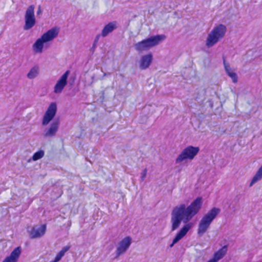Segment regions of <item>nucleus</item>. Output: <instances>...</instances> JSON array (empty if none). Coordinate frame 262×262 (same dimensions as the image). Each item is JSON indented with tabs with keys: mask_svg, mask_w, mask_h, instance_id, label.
<instances>
[{
	"mask_svg": "<svg viewBox=\"0 0 262 262\" xmlns=\"http://www.w3.org/2000/svg\"><path fill=\"white\" fill-rule=\"evenodd\" d=\"M100 35L99 34H98L95 39H94V42H93V46L91 48V51L92 52V53H94L95 50V48H96V46H97V44L98 43V41L99 40V37H100Z\"/></svg>",
	"mask_w": 262,
	"mask_h": 262,
	"instance_id": "nucleus-21",
	"label": "nucleus"
},
{
	"mask_svg": "<svg viewBox=\"0 0 262 262\" xmlns=\"http://www.w3.org/2000/svg\"><path fill=\"white\" fill-rule=\"evenodd\" d=\"M42 10H41V6L40 5L38 6V8H37V10L36 11V15L38 16V15H39L40 14H42Z\"/></svg>",
	"mask_w": 262,
	"mask_h": 262,
	"instance_id": "nucleus-25",
	"label": "nucleus"
},
{
	"mask_svg": "<svg viewBox=\"0 0 262 262\" xmlns=\"http://www.w3.org/2000/svg\"><path fill=\"white\" fill-rule=\"evenodd\" d=\"M202 204V198L198 197L187 207L184 204L174 207L171 212V231H173L178 229L182 221L186 223L191 220L199 212Z\"/></svg>",
	"mask_w": 262,
	"mask_h": 262,
	"instance_id": "nucleus-1",
	"label": "nucleus"
},
{
	"mask_svg": "<svg viewBox=\"0 0 262 262\" xmlns=\"http://www.w3.org/2000/svg\"><path fill=\"white\" fill-rule=\"evenodd\" d=\"M207 262H216V261L213 258H211L210 260H209Z\"/></svg>",
	"mask_w": 262,
	"mask_h": 262,
	"instance_id": "nucleus-28",
	"label": "nucleus"
},
{
	"mask_svg": "<svg viewBox=\"0 0 262 262\" xmlns=\"http://www.w3.org/2000/svg\"><path fill=\"white\" fill-rule=\"evenodd\" d=\"M131 244V238L127 236L123 238L120 243L117 249V255L118 256L124 253Z\"/></svg>",
	"mask_w": 262,
	"mask_h": 262,
	"instance_id": "nucleus-11",
	"label": "nucleus"
},
{
	"mask_svg": "<svg viewBox=\"0 0 262 262\" xmlns=\"http://www.w3.org/2000/svg\"><path fill=\"white\" fill-rule=\"evenodd\" d=\"M199 150L200 149L198 147L192 146L187 147L176 159V162L179 163L186 159L192 160L195 155L198 154Z\"/></svg>",
	"mask_w": 262,
	"mask_h": 262,
	"instance_id": "nucleus-6",
	"label": "nucleus"
},
{
	"mask_svg": "<svg viewBox=\"0 0 262 262\" xmlns=\"http://www.w3.org/2000/svg\"><path fill=\"white\" fill-rule=\"evenodd\" d=\"M117 22L114 21L109 23L105 25L101 32V35L103 37H106L109 33L112 32L117 29Z\"/></svg>",
	"mask_w": 262,
	"mask_h": 262,
	"instance_id": "nucleus-15",
	"label": "nucleus"
},
{
	"mask_svg": "<svg viewBox=\"0 0 262 262\" xmlns=\"http://www.w3.org/2000/svg\"><path fill=\"white\" fill-rule=\"evenodd\" d=\"M44 151L42 150H39L34 154V155L32 156V160L35 161L39 159H40L44 156Z\"/></svg>",
	"mask_w": 262,
	"mask_h": 262,
	"instance_id": "nucleus-20",
	"label": "nucleus"
},
{
	"mask_svg": "<svg viewBox=\"0 0 262 262\" xmlns=\"http://www.w3.org/2000/svg\"><path fill=\"white\" fill-rule=\"evenodd\" d=\"M226 27L223 24H220L212 30L209 33L206 41V46L211 48L223 38L226 32Z\"/></svg>",
	"mask_w": 262,
	"mask_h": 262,
	"instance_id": "nucleus-3",
	"label": "nucleus"
},
{
	"mask_svg": "<svg viewBox=\"0 0 262 262\" xmlns=\"http://www.w3.org/2000/svg\"><path fill=\"white\" fill-rule=\"evenodd\" d=\"M57 112L56 102H52L46 112L42 119V125H47L54 117Z\"/></svg>",
	"mask_w": 262,
	"mask_h": 262,
	"instance_id": "nucleus-8",
	"label": "nucleus"
},
{
	"mask_svg": "<svg viewBox=\"0 0 262 262\" xmlns=\"http://www.w3.org/2000/svg\"><path fill=\"white\" fill-rule=\"evenodd\" d=\"M191 228V225L190 224H186L184 225L179 231V232L177 234L176 236L173 239L172 244L170 245V247H171L173 245L179 242L181 239H182L188 232L189 229Z\"/></svg>",
	"mask_w": 262,
	"mask_h": 262,
	"instance_id": "nucleus-12",
	"label": "nucleus"
},
{
	"mask_svg": "<svg viewBox=\"0 0 262 262\" xmlns=\"http://www.w3.org/2000/svg\"><path fill=\"white\" fill-rule=\"evenodd\" d=\"M46 230V225H42L39 228L33 227L29 232V235L31 238H39L43 236Z\"/></svg>",
	"mask_w": 262,
	"mask_h": 262,
	"instance_id": "nucleus-10",
	"label": "nucleus"
},
{
	"mask_svg": "<svg viewBox=\"0 0 262 262\" xmlns=\"http://www.w3.org/2000/svg\"><path fill=\"white\" fill-rule=\"evenodd\" d=\"M34 6L30 5L27 8L25 15V25L24 30H28L31 29L36 24V19L34 15Z\"/></svg>",
	"mask_w": 262,
	"mask_h": 262,
	"instance_id": "nucleus-7",
	"label": "nucleus"
},
{
	"mask_svg": "<svg viewBox=\"0 0 262 262\" xmlns=\"http://www.w3.org/2000/svg\"><path fill=\"white\" fill-rule=\"evenodd\" d=\"M152 55L149 53L143 56L140 62V68L142 70H145L148 68L152 62Z\"/></svg>",
	"mask_w": 262,
	"mask_h": 262,
	"instance_id": "nucleus-14",
	"label": "nucleus"
},
{
	"mask_svg": "<svg viewBox=\"0 0 262 262\" xmlns=\"http://www.w3.org/2000/svg\"><path fill=\"white\" fill-rule=\"evenodd\" d=\"M59 33V29L53 28L45 33L40 38L37 39L33 45L34 52L41 53L42 52L43 44L52 40L56 37Z\"/></svg>",
	"mask_w": 262,
	"mask_h": 262,
	"instance_id": "nucleus-2",
	"label": "nucleus"
},
{
	"mask_svg": "<svg viewBox=\"0 0 262 262\" xmlns=\"http://www.w3.org/2000/svg\"><path fill=\"white\" fill-rule=\"evenodd\" d=\"M220 209L214 207L209 211L201 220L198 230V234L203 235L207 230L211 222L220 213Z\"/></svg>",
	"mask_w": 262,
	"mask_h": 262,
	"instance_id": "nucleus-4",
	"label": "nucleus"
},
{
	"mask_svg": "<svg viewBox=\"0 0 262 262\" xmlns=\"http://www.w3.org/2000/svg\"><path fill=\"white\" fill-rule=\"evenodd\" d=\"M70 248V246H66L64 247L59 252V254L61 256V257L63 256L65 253L68 251Z\"/></svg>",
	"mask_w": 262,
	"mask_h": 262,
	"instance_id": "nucleus-23",
	"label": "nucleus"
},
{
	"mask_svg": "<svg viewBox=\"0 0 262 262\" xmlns=\"http://www.w3.org/2000/svg\"><path fill=\"white\" fill-rule=\"evenodd\" d=\"M70 248V246H66L64 247L59 252V254L61 256V257L63 256L65 253L68 251Z\"/></svg>",
	"mask_w": 262,
	"mask_h": 262,
	"instance_id": "nucleus-22",
	"label": "nucleus"
},
{
	"mask_svg": "<svg viewBox=\"0 0 262 262\" xmlns=\"http://www.w3.org/2000/svg\"><path fill=\"white\" fill-rule=\"evenodd\" d=\"M59 120L58 119H55L53 121L51 124L50 128L47 131H57L59 126Z\"/></svg>",
	"mask_w": 262,
	"mask_h": 262,
	"instance_id": "nucleus-19",
	"label": "nucleus"
},
{
	"mask_svg": "<svg viewBox=\"0 0 262 262\" xmlns=\"http://www.w3.org/2000/svg\"><path fill=\"white\" fill-rule=\"evenodd\" d=\"M38 74V67H33L27 74V77L29 79H33L36 77Z\"/></svg>",
	"mask_w": 262,
	"mask_h": 262,
	"instance_id": "nucleus-18",
	"label": "nucleus"
},
{
	"mask_svg": "<svg viewBox=\"0 0 262 262\" xmlns=\"http://www.w3.org/2000/svg\"><path fill=\"white\" fill-rule=\"evenodd\" d=\"M21 253L20 247L15 248L10 255L6 257L2 262H17Z\"/></svg>",
	"mask_w": 262,
	"mask_h": 262,
	"instance_id": "nucleus-13",
	"label": "nucleus"
},
{
	"mask_svg": "<svg viewBox=\"0 0 262 262\" xmlns=\"http://www.w3.org/2000/svg\"><path fill=\"white\" fill-rule=\"evenodd\" d=\"M223 63H224L225 71H226L227 74H228V75L230 77H231V78L232 80V81L234 83L237 82V80H238V77L235 72H232L231 71L229 63L228 62H226L224 57H223Z\"/></svg>",
	"mask_w": 262,
	"mask_h": 262,
	"instance_id": "nucleus-16",
	"label": "nucleus"
},
{
	"mask_svg": "<svg viewBox=\"0 0 262 262\" xmlns=\"http://www.w3.org/2000/svg\"><path fill=\"white\" fill-rule=\"evenodd\" d=\"M227 251V246L225 245L214 253L213 259L216 262L222 259L226 254Z\"/></svg>",
	"mask_w": 262,
	"mask_h": 262,
	"instance_id": "nucleus-17",
	"label": "nucleus"
},
{
	"mask_svg": "<svg viewBox=\"0 0 262 262\" xmlns=\"http://www.w3.org/2000/svg\"><path fill=\"white\" fill-rule=\"evenodd\" d=\"M146 173H147V169L145 168L142 173L141 178H142V180H144V179L145 178Z\"/></svg>",
	"mask_w": 262,
	"mask_h": 262,
	"instance_id": "nucleus-24",
	"label": "nucleus"
},
{
	"mask_svg": "<svg viewBox=\"0 0 262 262\" xmlns=\"http://www.w3.org/2000/svg\"><path fill=\"white\" fill-rule=\"evenodd\" d=\"M55 132H47V134H49V135H54V133Z\"/></svg>",
	"mask_w": 262,
	"mask_h": 262,
	"instance_id": "nucleus-27",
	"label": "nucleus"
},
{
	"mask_svg": "<svg viewBox=\"0 0 262 262\" xmlns=\"http://www.w3.org/2000/svg\"><path fill=\"white\" fill-rule=\"evenodd\" d=\"M70 71L67 70L57 81L54 88V92L59 94L62 92L68 83V78L70 74Z\"/></svg>",
	"mask_w": 262,
	"mask_h": 262,
	"instance_id": "nucleus-9",
	"label": "nucleus"
},
{
	"mask_svg": "<svg viewBox=\"0 0 262 262\" xmlns=\"http://www.w3.org/2000/svg\"><path fill=\"white\" fill-rule=\"evenodd\" d=\"M61 256L59 254V253L56 255L55 259H54V262H58L60 260L61 258Z\"/></svg>",
	"mask_w": 262,
	"mask_h": 262,
	"instance_id": "nucleus-26",
	"label": "nucleus"
},
{
	"mask_svg": "<svg viewBox=\"0 0 262 262\" xmlns=\"http://www.w3.org/2000/svg\"><path fill=\"white\" fill-rule=\"evenodd\" d=\"M166 39L164 34L151 36L150 37L136 43L135 49L139 52L147 50L158 45L161 41Z\"/></svg>",
	"mask_w": 262,
	"mask_h": 262,
	"instance_id": "nucleus-5",
	"label": "nucleus"
}]
</instances>
